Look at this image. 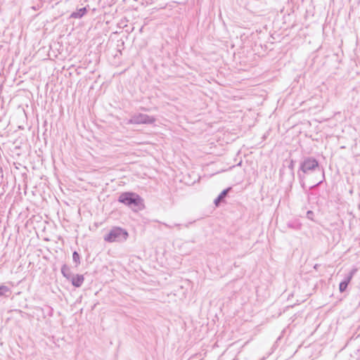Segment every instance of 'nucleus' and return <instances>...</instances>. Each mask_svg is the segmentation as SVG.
<instances>
[{"label":"nucleus","instance_id":"obj_1","mask_svg":"<svg viewBox=\"0 0 360 360\" xmlns=\"http://www.w3.org/2000/svg\"><path fill=\"white\" fill-rule=\"evenodd\" d=\"M322 169H323L320 167L319 161L314 157L305 156L300 162L297 177L300 186L306 194H312L309 193L306 188L305 179L307 176L316 172H321Z\"/></svg>","mask_w":360,"mask_h":360},{"label":"nucleus","instance_id":"obj_2","mask_svg":"<svg viewBox=\"0 0 360 360\" xmlns=\"http://www.w3.org/2000/svg\"><path fill=\"white\" fill-rule=\"evenodd\" d=\"M117 201L130 208H136L142 210L144 207L143 198L136 193L132 191H125L120 194Z\"/></svg>","mask_w":360,"mask_h":360},{"label":"nucleus","instance_id":"obj_3","mask_svg":"<svg viewBox=\"0 0 360 360\" xmlns=\"http://www.w3.org/2000/svg\"><path fill=\"white\" fill-rule=\"evenodd\" d=\"M129 236V233L126 229L119 226L112 227L108 233L105 235L104 240L108 243L123 242L125 241Z\"/></svg>","mask_w":360,"mask_h":360},{"label":"nucleus","instance_id":"obj_4","mask_svg":"<svg viewBox=\"0 0 360 360\" xmlns=\"http://www.w3.org/2000/svg\"><path fill=\"white\" fill-rule=\"evenodd\" d=\"M155 120L153 116H148L147 114H136L130 122L133 124H152Z\"/></svg>","mask_w":360,"mask_h":360},{"label":"nucleus","instance_id":"obj_5","mask_svg":"<svg viewBox=\"0 0 360 360\" xmlns=\"http://www.w3.org/2000/svg\"><path fill=\"white\" fill-rule=\"evenodd\" d=\"M357 269L354 268L352 269L343 278V280L339 284V290L340 292H344L347 287L349 283L351 282L352 278L354 277V274L356 273Z\"/></svg>","mask_w":360,"mask_h":360},{"label":"nucleus","instance_id":"obj_6","mask_svg":"<svg viewBox=\"0 0 360 360\" xmlns=\"http://www.w3.org/2000/svg\"><path fill=\"white\" fill-rule=\"evenodd\" d=\"M68 281L75 288H79L84 281V277L82 274H72Z\"/></svg>","mask_w":360,"mask_h":360},{"label":"nucleus","instance_id":"obj_7","mask_svg":"<svg viewBox=\"0 0 360 360\" xmlns=\"http://www.w3.org/2000/svg\"><path fill=\"white\" fill-rule=\"evenodd\" d=\"M231 188L229 187L225 189H224L219 195L217 196V198L214 200V203L215 206L219 207L221 202H224L225 201L226 198L227 197L229 193L231 191Z\"/></svg>","mask_w":360,"mask_h":360},{"label":"nucleus","instance_id":"obj_8","mask_svg":"<svg viewBox=\"0 0 360 360\" xmlns=\"http://www.w3.org/2000/svg\"><path fill=\"white\" fill-rule=\"evenodd\" d=\"M61 274L68 281L72 277L70 268L67 264H63L61 267Z\"/></svg>","mask_w":360,"mask_h":360},{"label":"nucleus","instance_id":"obj_9","mask_svg":"<svg viewBox=\"0 0 360 360\" xmlns=\"http://www.w3.org/2000/svg\"><path fill=\"white\" fill-rule=\"evenodd\" d=\"M86 13V8L85 7L81 8L76 11L75 12L72 13L70 17L72 18H81Z\"/></svg>","mask_w":360,"mask_h":360},{"label":"nucleus","instance_id":"obj_10","mask_svg":"<svg viewBox=\"0 0 360 360\" xmlns=\"http://www.w3.org/2000/svg\"><path fill=\"white\" fill-rule=\"evenodd\" d=\"M287 226L294 230H300L302 228V224L297 219L288 221Z\"/></svg>","mask_w":360,"mask_h":360},{"label":"nucleus","instance_id":"obj_11","mask_svg":"<svg viewBox=\"0 0 360 360\" xmlns=\"http://www.w3.org/2000/svg\"><path fill=\"white\" fill-rule=\"evenodd\" d=\"M9 120L6 114H0V130H4L8 125Z\"/></svg>","mask_w":360,"mask_h":360},{"label":"nucleus","instance_id":"obj_12","mask_svg":"<svg viewBox=\"0 0 360 360\" xmlns=\"http://www.w3.org/2000/svg\"><path fill=\"white\" fill-rule=\"evenodd\" d=\"M11 294V289L4 285H0V297H8Z\"/></svg>","mask_w":360,"mask_h":360},{"label":"nucleus","instance_id":"obj_13","mask_svg":"<svg viewBox=\"0 0 360 360\" xmlns=\"http://www.w3.org/2000/svg\"><path fill=\"white\" fill-rule=\"evenodd\" d=\"M37 309L41 311L44 314H46L49 316H52L53 314V309L49 306H46V309L37 307Z\"/></svg>","mask_w":360,"mask_h":360},{"label":"nucleus","instance_id":"obj_14","mask_svg":"<svg viewBox=\"0 0 360 360\" xmlns=\"http://www.w3.org/2000/svg\"><path fill=\"white\" fill-rule=\"evenodd\" d=\"M81 258L79 254L77 251L72 252V261L75 264V266H78L81 262Z\"/></svg>","mask_w":360,"mask_h":360},{"label":"nucleus","instance_id":"obj_15","mask_svg":"<svg viewBox=\"0 0 360 360\" xmlns=\"http://www.w3.org/2000/svg\"><path fill=\"white\" fill-rule=\"evenodd\" d=\"M321 174H322V179L320 181H319L316 184L311 186L309 187V190H313V189L316 188V187H318L319 186H320L323 183V181L325 180L324 169L321 170Z\"/></svg>","mask_w":360,"mask_h":360},{"label":"nucleus","instance_id":"obj_16","mask_svg":"<svg viewBox=\"0 0 360 360\" xmlns=\"http://www.w3.org/2000/svg\"><path fill=\"white\" fill-rule=\"evenodd\" d=\"M295 164V161L292 159L290 160V164L288 165V168L290 169V170L291 172V175H292V179H294V178H295V172H294Z\"/></svg>","mask_w":360,"mask_h":360},{"label":"nucleus","instance_id":"obj_17","mask_svg":"<svg viewBox=\"0 0 360 360\" xmlns=\"http://www.w3.org/2000/svg\"><path fill=\"white\" fill-rule=\"evenodd\" d=\"M307 218L311 221H314V213L311 210H308L307 212Z\"/></svg>","mask_w":360,"mask_h":360},{"label":"nucleus","instance_id":"obj_18","mask_svg":"<svg viewBox=\"0 0 360 360\" xmlns=\"http://www.w3.org/2000/svg\"><path fill=\"white\" fill-rule=\"evenodd\" d=\"M162 224H163L165 227L169 228V229H171V228H172V227H173V226H171V225H169V224H167V223H162Z\"/></svg>","mask_w":360,"mask_h":360},{"label":"nucleus","instance_id":"obj_19","mask_svg":"<svg viewBox=\"0 0 360 360\" xmlns=\"http://www.w3.org/2000/svg\"><path fill=\"white\" fill-rule=\"evenodd\" d=\"M181 226H182V224H174L173 225V227H177V228L180 229V227H181Z\"/></svg>","mask_w":360,"mask_h":360},{"label":"nucleus","instance_id":"obj_20","mask_svg":"<svg viewBox=\"0 0 360 360\" xmlns=\"http://www.w3.org/2000/svg\"><path fill=\"white\" fill-rule=\"evenodd\" d=\"M192 223H193L192 221H190V222H188V223H187V224H184V226L185 227H186V228H188V227H189V226H190Z\"/></svg>","mask_w":360,"mask_h":360}]
</instances>
